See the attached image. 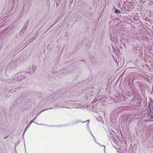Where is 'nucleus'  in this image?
Returning a JSON list of instances; mask_svg holds the SVG:
<instances>
[{
	"instance_id": "nucleus-1",
	"label": "nucleus",
	"mask_w": 153,
	"mask_h": 153,
	"mask_svg": "<svg viewBox=\"0 0 153 153\" xmlns=\"http://www.w3.org/2000/svg\"><path fill=\"white\" fill-rule=\"evenodd\" d=\"M149 107L151 111L153 113V102L149 104Z\"/></svg>"
},
{
	"instance_id": "nucleus-2",
	"label": "nucleus",
	"mask_w": 153,
	"mask_h": 153,
	"mask_svg": "<svg viewBox=\"0 0 153 153\" xmlns=\"http://www.w3.org/2000/svg\"><path fill=\"white\" fill-rule=\"evenodd\" d=\"M115 11V13H120V11L117 9H116Z\"/></svg>"
},
{
	"instance_id": "nucleus-3",
	"label": "nucleus",
	"mask_w": 153,
	"mask_h": 153,
	"mask_svg": "<svg viewBox=\"0 0 153 153\" xmlns=\"http://www.w3.org/2000/svg\"><path fill=\"white\" fill-rule=\"evenodd\" d=\"M7 137H4V139H6V138H7Z\"/></svg>"
}]
</instances>
